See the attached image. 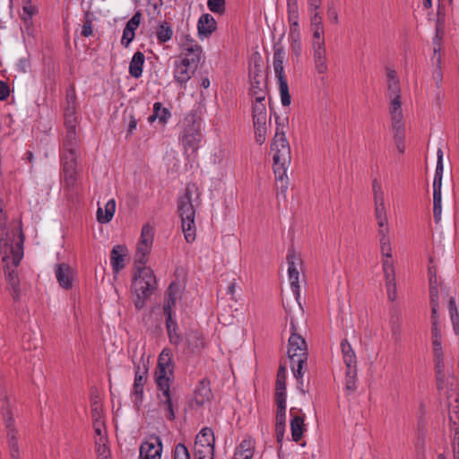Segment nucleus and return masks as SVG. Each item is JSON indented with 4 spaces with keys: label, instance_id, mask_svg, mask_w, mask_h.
Wrapping results in <instances>:
<instances>
[{
    "label": "nucleus",
    "instance_id": "f257e3e1",
    "mask_svg": "<svg viewBox=\"0 0 459 459\" xmlns=\"http://www.w3.org/2000/svg\"><path fill=\"white\" fill-rule=\"evenodd\" d=\"M5 218L4 214L0 218V252L12 296L14 300H19L21 290L16 268L23 256L24 235L20 225L12 230L6 229Z\"/></svg>",
    "mask_w": 459,
    "mask_h": 459
},
{
    "label": "nucleus",
    "instance_id": "f03ea898",
    "mask_svg": "<svg viewBox=\"0 0 459 459\" xmlns=\"http://www.w3.org/2000/svg\"><path fill=\"white\" fill-rule=\"evenodd\" d=\"M153 235V228L149 223L143 225L134 257L137 272L134 274L133 288L136 296L134 303L138 310L143 307L145 299L156 288V278L153 271L150 267L140 266L147 262V255L152 248Z\"/></svg>",
    "mask_w": 459,
    "mask_h": 459
},
{
    "label": "nucleus",
    "instance_id": "7ed1b4c3",
    "mask_svg": "<svg viewBox=\"0 0 459 459\" xmlns=\"http://www.w3.org/2000/svg\"><path fill=\"white\" fill-rule=\"evenodd\" d=\"M287 146V139L285 138L284 126L277 123L276 132L271 143V152L273 155V171L275 178L276 195L279 203L287 200L286 190L287 169L285 168V157L281 151Z\"/></svg>",
    "mask_w": 459,
    "mask_h": 459
},
{
    "label": "nucleus",
    "instance_id": "20e7f679",
    "mask_svg": "<svg viewBox=\"0 0 459 459\" xmlns=\"http://www.w3.org/2000/svg\"><path fill=\"white\" fill-rule=\"evenodd\" d=\"M291 335L289 337V360L290 362L291 371L298 381L299 389L304 393L302 385L304 383V374L307 371V360L308 357L307 345L305 339L297 333L295 322L291 320Z\"/></svg>",
    "mask_w": 459,
    "mask_h": 459
},
{
    "label": "nucleus",
    "instance_id": "39448f33",
    "mask_svg": "<svg viewBox=\"0 0 459 459\" xmlns=\"http://www.w3.org/2000/svg\"><path fill=\"white\" fill-rule=\"evenodd\" d=\"M285 389H286V375H285V363L281 362L275 386V403H276V416H275V437L279 445L278 446V457L279 459H284V454L282 451V440L285 434V424H286V399H285Z\"/></svg>",
    "mask_w": 459,
    "mask_h": 459
},
{
    "label": "nucleus",
    "instance_id": "423d86ee",
    "mask_svg": "<svg viewBox=\"0 0 459 459\" xmlns=\"http://www.w3.org/2000/svg\"><path fill=\"white\" fill-rule=\"evenodd\" d=\"M196 195V199L199 198L200 193L195 184H188L186 187L185 193L178 200V212L181 218L182 230L185 234V238L188 243L195 239V209L193 204V195Z\"/></svg>",
    "mask_w": 459,
    "mask_h": 459
},
{
    "label": "nucleus",
    "instance_id": "0eeeda50",
    "mask_svg": "<svg viewBox=\"0 0 459 459\" xmlns=\"http://www.w3.org/2000/svg\"><path fill=\"white\" fill-rule=\"evenodd\" d=\"M254 97L255 101L253 103L252 113L255 141L259 144H262L265 141L266 123L268 119L265 97L264 94H259L258 91H254Z\"/></svg>",
    "mask_w": 459,
    "mask_h": 459
},
{
    "label": "nucleus",
    "instance_id": "6e6552de",
    "mask_svg": "<svg viewBox=\"0 0 459 459\" xmlns=\"http://www.w3.org/2000/svg\"><path fill=\"white\" fill-rule=\"evenodd\" d=\"M302 276V280L305 281V275L303 271V261L300 255L296 253L294 250H289V281H290V288L294 293L295 299L303 311L300 302V286H299V276Z\"/></svg>",
    "mask_w": 459,
    "mask_h": 459
},
{
    "label": "nucleus",
    "instance_id": "1a4fd4ad",
    "mask_svg": "<svg viewBox=\"0 0 459 459\" xmlns=\"http://www.w3.org/2000/svg\"><path fill=\"white\" fill-rule=\"evenodd\" d=\"M284 57L285 49L280 40L278 43L274 45L273 69L280 83L281 103L284 107H286L287 81L285 80L284 76Z\"/></svg>",
    "mask_w": 459,
    "mask_h": 459
},
{
    "label": "nucleus",
    "instance_id": "9d476101",
    "mask_svg": "<svg viewBox=\"0 0 459 459\" xmlns=\"http://www.w3.org/2000/svg\"><path fill=\"white\" fill-rule=\"evenodd\" d=\"M76 158L77 153L74 152H64L62 156L64 180L68 187L74 186L77 180Z\"/></svg>",
    "mask_w": 459,
    "mask_h": 459
},
{
    "label": "nucleus",
    "instance_id": "9b49d317",
    "mask_svg": "<svg viewBox=\"0 0 459 459\" xmlns=\"http://www.w3.org/2000/svg\"><path fill=\"white\" fill-rule=\"evenodd\" d=\"M198 65V60L189 58V57H184L180 64L177 65L175 72H174V77L177 82L179 83H185L194 74L195 69Z\"/></svg>",
    "mask_w": 459,
    "mask_h": 459
},
{
    "label": "nucleus",
    "instance_id": "f8f14e48",
    "mask_svg": "<svg viewBox=\"0 0 459 459\" xmlns=\"http://www.w3.org/2000/svg\"><path fill=\"white\" fill-rule=\"evenodd\" d=\"M295 408H291L290 411V414L291 416L290 419V432L291 438L294 442H299L304 436V433L307 431V425L305 424V414L302 413L301 410L299 412H294Z\"/></svg>",
    "mask_w": 459,
    "mask_h": 459
},
{
    "label": "nucleus",
    "instance_id": "ddd939ff",
    "mask_svg": "<svg viewBox=\"0 0 459 459\" xmlns=\"http://www.w3.org/2000/svg\"><path fill=\"white\" fill-rule=\"evenodd\" d=\"M382 263L387 296L389 300L394 301L396 299V283L394 263L392 258H385Z\"/></svg>",
    "mask_w": 459,
    "mask_h": 459
},
{
    "label": "nucleus",
    "instance_id": "4468645a",
    "mask_svg": "<svg viewBox=\"0 0 459 459\" xmlns=\"http://www.w3.org/2000/svg\"><path fill=\"white\" fill-rule=\"evenodd\" d=\"M155 442L145 441L140 446L139 459H160L162 443L160 437H152Z\"/></svg>",
    "mask_w": 459,
    "mask_h": 459
},
{
    "label": "nucleus",
    "instance_id": "2eb2a0df",
    "mask_svg": "<svg viewBox=\"0 0 459 459\" xmlns=\"http://www.w3.org/2000/svg\"><path fill=\"white\" fill-rule=\"evenodd\" d=\"M201 133L199 125L197 126L193 123L192 126L186 128L182 135V143L186 152H195L198 149V143L201 141Z\"/></svg>",
    "mask_w": 459,
    "mask_h": 459
},
{
    "label": "nucleus",
    "instance_id": "dca6fc26",
    "mask_svg": "<svg viewBox=\"0 0 459 459\" xmlns=\"http://www.w3.org/2000/svg\"><path fill=\"white\" fill-rule=\"evenodd\" d=\"M161 395H160V406L164 407L166 413L165 417L169 420H175V408L178 407V400L176 397L172 396L170 388L168 390H160Z\"/></svg>",
    "mask_w": 459,
    "mask_h": 459
},
{
    "label": "nucleus",
    "instance_id": "f3484780",
    "mask_svg": "<svg viewBox=\"0 0 459 459\" xmlns=\"http://www.w3.org/2000/svg\"><path fill=\"white\" fill-rule=\"evenodd\" d=\"M55 273L60 287L65 290L72 288L73 270L68 264L65 263L57 264L56 265Z\"/></svg>",
    "mask_w": 459,
    "mask_h": 459
},
{
    "label": "nucleus",
    "instance_id": "a211bd4d",
    "mask_svg": "<svg viewBox=\"0 0 459 459\" xmlns=\"http://www.w3.org/2000/svg\"><path fill=\"white\" fill-rule=\"evenodd\" d=\"M204 346L203 334L196 331H189L185 337V351L187 353L200 351Z\"/></svg>",
    "mask_w": 459,
    "mask_h": 459
},
{
    "label": "nucleus",
    "instance_id": "6ab92c4d",
    "mask_svg": "<svg viewBox=\"0 0 459 459\" xmlns=\"http://www.w3.org/2000/svg\"><path fill=\"white\" fill-rule=\"evenodd\" d=\"M142 14L140 12H137L134 14V16L126 22V27L123 31V37L121 39L122 45L127 47L129 43L134 38V31L138 28L141 22Z\"/></svg>",
    "mask_w": 459,
    "mask_h": 459
},
{
    "label": "nucleus",
    "instance_id": "aec40b11",
    "mask_svg": "<svg viewBox=\"0 0 459 459\" xmlns=\"http://www.w3.org/2000/svg\"><path fill=\"white\" fill-rule=\"evenodd\" d=\"M127 253V248L122 245H117L112 248L110 260L115 273H118L125 267V258L126 257Z\"/></svg>",
    "mask_w": 459,
    "mask_h": 459
},
{
    "label": "nucleus",
    "instance_id": "412c9836",
    "mask_svg": "<svg viewBox=\"0 0 459 459\" xmlns=\"http://www.w3.org/2000/svg\"><path fill=\"white\" fill-rule=\"evenodd\" d=\"M295 4V0H289V22H290V37L291 42L299 41L300 38L298 23V12Z\"/></svg>",
    "mask_w": 459,
    "mask_h": 459
},
{
    "label": "nucleus",
    "instance_id": "4be33fe9",
    "mask_svg": "<svg viewBox=\"0 0 459 459\" xmlns=\"http://www.w3.org/2000/svg\"><path fill=\"white\" fill-rule=\"evenodd\" d=\"M212 396L210 382L207 379L201 380L195 389L194 402L198 406H202L205 402L210 401Z\"/></svg>",
    "mask_w": 459,
    "mask_h": 459
},
{
    "label": "nucleus",
    "instance_id": "5701e85b",
    "mask_svg": "<svg viewBox=\"0 0 459 459\" xmlns=\"http://www.w3.org/2000/svg\"><path fill=\"white\" fill-rule=\"evenodd\" d=\"M386 79L388 98H401L400 81L394 69L386 68Z\"/></svg>",
    "mask_w": 459,
    "mask_h": 459
},
{
    "label": "nucleus",
    "instance_id": "b1692460",
    "mask_svg": "<svg viewBox=\"0 0 459 459\" xmlns=\"http://www.w3.org/2000/svg\"><path fill=\"white\" fill-rule=\"evenodd\" d=\"M198 34L200 37H208L216 30V22L214 18L209 14H203L197 24Z\"/></svg>",
    "mask_w": 459,
    "mask_h": 459
},
{
    "label": "nucleus",
    "instance_id": "393cba45",
    "mask_svg": "<svg viewBox=\"0 0 459 459\" xmlns=\"http://www.w3.org/2000/svg\"><path fill=\"white\" fill-rule=\"evenodd\" d=\"M173 371L170 368L165 367H157V370L155 373V380L158 385L159 390H168L170 388L169 386V379Z\"/></svg>",
    "mask_w": 459,
    "mask_h": 459
},
{
    "label": "nucleus",
    "instance_id": "a878e982",
    "mask_svg": "<svg viewBox=\"0 0 459 459\" xmlns=\"http://www.w3.org/2000/svg\"><path fill=\"white\" fill-rule=\"evenodd\" d=\"M4 423L6 429L7 441L18 439V430L15 428V421L9 405H7L4 414Z\"/></svg>",
    "mask_w": 459,
    "mask_h": 459
},
{
    "label": "nucleus",
    "instance_id": "bb28decb",
    "mask_svg": "<svg viewBox=\"0 0 459 459\" xmlns=\"http://www.w3.org/2000/svg\"><path fill=\"white\" fill-rule=\"evenodd\" d=\"M341 349L346 368L357 367L355 351H353L351 345L346 339H343L342 341Z\"/></svg>",
    "mask_w": 459,
    "mask_h": 459
},
{
    "label": "nucleus",
    "instance_id": "cd10ccee",
    "mask_svg": "<svg viewBox=\"0 0 459 459\" xmlns=\"http://www.w3.org/2000/svg\"><path fill=\"white\" fill-rule=\"evenodd\" d=\"M144 60V55L142 52L134 53L129 65V73L133 77L139 78L142 75Z\"/></svg>",
    "mask_w": 459,
    "mask_h": 459
},
{
    "label": "nucleus",
    "instance_id": "c85d7f7f",
    "mask_svg": "<svg viewBox=\"0 0 459 459\" xmlns=\"http://www.w3.org/2000/svg\"><path fill=\"white\" fill-rule=\"evenodd\" d=\"M388 228L378 230L380 250L383 259L392 258V247L388 238Z\"/></svg>",
    "mask_w": 459,
    "mask_h": 459
},
{
    "label": "nucleus",
    "instance_id": "c756f323",
    "mask_svg": "<svg viewBox=\"0 0 459 459\" xmlns=\"http://www.w3.org/2000/svg\"><path fill=\"white\" fill-rule=\"evenodd\" d=\"M65 130L66 132L64 140L65 152L77 153L79 140L76 134V129Z\"/></svg>",
    "mask_w": 459,
    "mask_h": 459
},
{
    "label": "nucleus",
    "instance_id": "7c9ffc66",
    "mask_svg": "<svg viewBox=\"0 0 459 459\" xmlns=\"http://www.w3.org/2000/svg\"><path fill=\"white\" fill-rule=\"evenodd\" d=\"M180 291V285L178 282H171L168 288V299L163 306L164 313L171 312V308L175 306L178 294Z\"/></svg>",
    "mask_w": 459,
    "mask_h": 459
},
{
    "label": "nucleus",
    "instance_id": "2f4dec72",
    "mask_svg": "<svg viewBox=\"0 0 459 459\" xmlns=\"http://www.w3.org/2000/svg\"><path fill=\"white\" fill-rule=\"evenodd\" d=\"M116 211V202L114 199L109 200L105 204V214H103V209L99 207L97 210V220L100 223H108L109 222L115 213Z\"/></svg>",
    "mask_w": 459,
    "mask_h": 459
},
{
    "label": "nucleus",
    "instance_id": "473e14b6",
    "mask_svg": "<svg viewBox=\"0 0 459 459\" xmlns=\"http://www.w3.org/2000/svg\"><path fill=\"white\" fill-rule=\"evenodd\" d=\"M389 112L391 116L392 124L403 123V111L401 98L390 99Z\"/></svg>",
    "mask_w": 459,
    "mask_h": 459
},
{
    "label": "nucleus",
    "instance_id": "72a5a7b5",
    "mask_svg": "<svg viewBox=\"0 0 459 459\" xmlns=\"http://www.w3.org/2000/svg\"><path fill=\"white\" fill-rule=\"evenodd\" d=\"M251 61L253 65L250 66L249 77L257 79V77L265 76L264 72V62L260 55L258 53H255L251 57Z\"/></svg>",
    "mask_w": 459,
    "mask_h": 459
},
{
    "label": "nucleus",
    "instance_id": "f704fd0d",
    "mask_svg": "<svg viewBox=\"0 0 459 459\" xmlns=\"http://www.w3.org/2000/svg\"><path fill=\"white\" fill-rule=\"evenodd\" d=\"M169 116V109L162 108L160 102H156L153 105V114L149 117L148 120L150 123H152L158 118L161 123H165Z\"/></svg>",
    "mask_w": 459,
    "mask_h": 459
},
{
    "label": "nucleus",
    "instance_id": "c9c22d12",
    "mask_svg": "<svg viewBox=\"0 0 459 459\" xmlns=\"http://www.w3.org/2000/svg\"><path fill=\"white\" fill-rule=\"evenodd\" d=\"M156 35L160 43H165L169 41L173 35V30L170 24L167 22L160 24L157 27Z\"/></svg>",
    "mask_w": 459,
    "mask_h": 459
},
{
    "label": "nucleus",
    "instance_id": "e433bc0d",
    "mask_svg": "<svg viewBox=\"0 0 459 459\" xmlns=\"http://www.w3.org/2000/svg\"><path fill=\"white\" fill-rule=\"evenodd\" d=\"M325 56V49L314 50L315 67L319 74H324L327 71Z\"/></svg>",
    "mask_w": 459,
    "mask_h": 459
},
{
    "label": "nucleus",
    "instance_id": "4c0bfd02",
    "mask_svg": "<svg viewBox=\"0 0 459 459\" xmlns=\"http://www.w3.org/2000/svg\"><path fill=\"white\" fill-rule=\"evenodd\" d=\"M448 310L450 319L453 325V329L455 334L459 333V313L457 310V307L455 304V299L454 297H451L448 300Z\"/></svg>",
    "mask_w": 459,
    "mask_h": 459
},
{
    "label": "nucleus",
    "instance_id": "58836bf2",
    "mask_svg": "<svg viewBox=\"0 0 459 459\" xmlns=\"http://www.w3.org/2000/svg\"><path fill=\"white\" fill-rule=\"evenodd\" d=\"M204 444L195 443V456L214 457V446L205 442Z\"/></svg>",
    "mask_w": 459,
    "mask_h": 459
},
{
    "label": "nucleus",
    "instance_id": "ea45409f",
    "mask_svg": "<svg viewBox=\"0 0 459 459\" xmlns=\"http://www.w3.org/2000/svg\"><path fill=\"white\" fill-rule=\"evenodd\" d=\"M146 373V369L143 370V372L140 373V368H137V370L135 372V378H134V394L137 398H141L143 395V385L145 383V377L144 374Z\"/></svg>",
    "mask_w": 459,
    "mask_h": 459
},
{
    "label": "nucleus",
    "instance_id": "a19ab883",
    "mask_svg": "<svg viewBox=\"0 0 459 459\" xmlns=\"http://www.w3.org/2000/svg\"><path fill=\"white\" fill-rule=\"evenodd\" d=\"M22 4L23 11L22 19L25 22H28L37 13V7L32 4L31 0H22Z\"/></svg>",
    "mask_w": 459,
    "mask_h": 459
},
{
    "label": "nucleus",
    "instance_id": "79ce46f5",
    "mask_svg": "<svg viewBox=\"0 0 459 459\" xmlns=\"http://www.w3.org/2000/svg\"><path fill=\"white\" fill-rule=\"evenodd\" d=\"M356 377L357 367L347 368L345 383V387L347 390L354 391L356 389Z\"/></svg>",
    "mask_w": 459,
    "mask_h": 459
},
{
    "label": "nucleus",
    "instance_id": "37998d69",
    "mask_svg": "<svg viewBox=\"0 0 459 459\" xmlns=\"http://www.w3.org/2000/svg\"><path fill=\"white\" fill-rule=\"evenodd\" d=\"M204 440H205V442L210 443V445L214 446L215 439H214V435H213L212 429H210V428L203 429L200 431V433L196 436L195 443L204 444Z\"/></svg>",
    "mask_w": 459,
    "mask_h": 459
},
{
    "label": "nucleus",
    "instance_id": "c03bdc74",
    "mask_svg": "<svg viewBox=\"0 0 459 459\" xmlns=\"http://www.w3.org/2000/svg\"><path fill=\"white\" fill-rule=\"evenodd\" d=\"M252 95L254 91H258L259 94H264V89H266V76H260L257 79L250 78Z\"/></svg>",
    "mask_w": 459,
    "mask_h": 459
},
{
    "label": "nucleus",
    "instance_id": "a18cd8bd",
    "mask_svg": "<svg viewBox=\"0 0 459 459\" xmlns=\"http://www.w3.org/2000/svg\"><path fill=\"white\" fill-rule=\"evenodd\" d=\"M172 365V351L169 348H165L160 352L158 359V366L170 368Z\"/></svg>",
    "mask_w": 459,
    "mask_h": 459
},
{
    "label": "nucleus",
    "instance_id": "49530a36",
    "mask_svg": "<svg viewBox=\"0 0 459 459\" xmlns=\"http://www.w3.org/2000/svg\"><path fill=\"white\" fill-rule=\"evenodd\" d=\"M103 438L100 437V440L95 441V445L97 446L96 453L98 459H111L110 458V450L106 443H101Z\"/></svg>",
    "mask_w": 459,
    "mask_h": 459
},
{
    "label": "nucleus",
    "instance_id": "de8ad7c7",
    "mask_svg": "<svg viewBox=\"0 0 459 459\" xmlns=\"http://www.w3.org/2000/svg\"><path fill=\"white\" fill-rule=\"evenodd\" d=\"M76 112V94L74 87L72 86L66 93V107L65 112Z\"/></svg>",
    "mask_w": 459,
    "mask_h": 459
},
{
    "label": "nucleus",
    "instance_id": "09e8293b",
    "mask_svg": "<svg viewBox=\"0 0 459 459\" xmlns=\"http://www.w3.org/2000/svg\"><path fill=\"white\" fill-rule=\"evenodd\" d=\"M93 28H92V13L87 11L84 13V22L82 30V35L83 37H89L92 35Z\"/></svg>",
    "mask_w": 459,
    "mask_h": 459
},
{
    "label": "nucleus",
    "instance_id": "8fccbe9b",
    "mask_svg": "<svg viewBox=\"0 0 459 459\" xmlns=\"http://www.w3.org/2000/svg\"><path fill=\"white\" fill-rule=\"evenodd\" d=\"M433 213L436 222H438L442 213L441 193L433 194Z\"/></svg>",
    "mask_w": 459,
    "mask_h": 459
},
{
    "label": "nucleus",
    "instance_id": "3c124183",
    "mask_svg": "<svg viewBox=\"0 0 459 459\" xmlns=\"http://www.w3.org/2000/svg\"><path fill=\"white\" fill-rule=\"evenodd\" d=\"M207 5L212 13L222 14L225 12V0H208Z\"/></svg>",
    "mask_w": 459,
    "mask_h": 459
},
{
    "label": "nucleus",
    "instance_id": "603ef678",
    "mask_svg": "<svg viewBox=\"0 0 459 459\" xmlns=\"http://www.w3.org/2000/svg\"><path fill=\"white\" fill-rule=\"evenodd\" d=\"M392 130L394 131V140L397 142H404V125L403 123L392 124Z\"/></svg>",
    "mask_w": 459,
    "mask_h": 459
},
{
    "label": "nucleus",
    "instance_id": "864d4df0",
    "mask_svg": "<svg viewBox=\"0 0 459 459\" xmlns=\"http://www.w3.org/2000/svg\"><path fill=\"white\" fill-rule=\"evenodd\" d=\"M173 459H190L189 452L184 444L178 443L175 446Z\"/></svg>",
    "mask_w": 459,
    "mask_h": 459
},
{
    "label": "nucleus",
    "instance_id": "5fc2aeb1",
    "mask_svg": "<svg viewBox=\"0 0 459 459\" xmlns=\"http://www.w3.org/2000/svg\"><path fill=\"white\" fill-rule=\"evenodd\" d=\"M391 332L394 342H399L401 341V324L399 316H397L396 319H392Z\"/></svg>",
    "mask_w": 459,
    "mask_h": 459
},
{
    "label": "nucleus",
    "instance_id": "6e6d98bb",
    "mask_svg": "<svg viewBox=\"0 0 459 459\" xmlns=\"http://www.w3.org/2000/svg\"><path fill=\"white\" fill-rule=\"evenodd\" d=\"M77 117L76 112H65V129H76Z\"/></svg>",
    "mask_w": 459,
    "mask_h": 459
},
{
    "label": "nucleus",
    "instance_id": "4d7b16f0",
    "mask_svg": "<svg viewBox=\"0 0 459 459\" xmlns=\"http://www.w3.org/2000/svg\"><path fill=\"white\" fill-rule=\"evenodd\" d=\"M167 332L169 342L175 346H178L179 343L182 342L183 338L181 334L178 332V327L170 328L167 330Z\"/></svg>",
    "mask_w": 459,
    "mask_h": 459
},
{
    "label": "nucleus",
    "instance_id": "13d9d810",
    "mask_svg": "<svg viewBox=\"0 0 459 459\" xmlns=\"http://www.w3.org/2000/svg\"><path fill=\"white\" fill-rule=\"evenodd\" d=\"M11 459H20V447L18 439L7 441Z\"/></svg>",
    "mask_w": 459,
    "mask_h": 459
},
{
    "label": "nucleus",
    "instance_id": "bf43d9fd",
    "mask_svg": "<svg viewBox=\"0 0 459 459\" xmlns=\"http://www.w3.org/2000/svg\"><path fill=\"white\" fill-rule=\"evenodd\" d=\"M443 359H444V355H441L438 357H434L436 375H437L439 377V378L442 377V374H445L444 373L445 365H444Z\"/></svg>",
    "mask_w": 459,
    "mask_h": 459
},
{
    "label": "nucleus",
    "instance_id": "052dcab7",
    "mask_svg": "<svg viewBox=\"0 0 459 459\" xmlns=\"http://www.w3.org/2000/svg\"><path fill=\"white\" fill-rule=\"evenodd\" d=\"M434 357L444 355L442 350V339H431Z\"/></svg>",
    "mask_w": 459,
    "mask_h": 459
},
{
    "label": "nucleus",
    "instance_id": "680f3d73",
    "mask_svg": "<svg viewBox=\"0 0 459 459\" xmlns=\"http://www.w3.org/2000/svg\"><path fill=\"white\" fill-rule=\"evenodd\" d=\"M430 281V289H429V298H430V305L438 304V291L437 287L433 285L432 277L429 279Z\"/></svg>",
    "mask_w": 459,
    "mask_h": 459
},
{
    "label": "nucleus",
    "instance_id": "e2e57ef3",
    "mask_svg": "<svg viewBox=\"0 0 459 459\" xmlns=\"http://www.w3.org/2000/svg\"><path fill=\"white\" fill-rule=\"evenodd\" d=\"M440 64H441V56H437V68L435 70L433 77H434V80L436 81V84L438 88L440 87L441 82H442V73H441Z\"/></svg>",
    "mask_w": 459,
    "mask_h": 459
},
{
    "label": "nucleus",
    "instance_id": "0e129e2a",
    "mask_svg": "<svg viewBox=\"0 0 459 459\" xmlns=\"http://www.w3.org/2000/svg\"><path fill=\"white\" fill-rule=\"evenodd\" d=\"M323 28L322 17L318 12H315L311 16V29Z\"/></svg>",
    "mask_w": 459,
    "mask_h": 459
},
{
    "label": "nucleus",
    "instance_id": "69168bd1",
    "mask_svg": "<svg viewBox=\"0 0 459 459\" xmlns=\"http://www.w3.org/2000/svg\"><path fill=\"white\" fill-rule=\"evenodd\" d=\"M193 50H195V51H193L192 53L186 52L185 57H189V58H193V59L197 58L198 63H199L201 60L202 48L199 45H195V47L193 48Z\"/></svg>",
    "mask_w": 459,
    "mask_h": 459
},
{
    "label": "nucleus",
    "instance_id": "338daca9",
    "mask_svg": "<svg viewBox=\"0 0 459 459\" xmlns=\"http://www.w3.org/2000/svg\"><path fill=\"white\" fill-rule=\"evenodd\" d=\"M195 45H196L195 43V41L190 38V36H186L185 37V40L183 41V48L186 52H190L192 53L194 50H193V48L195 47Z\"/></svg>",
    "mask_w": 459,
    "mask_h": 459
},
{
    "label": "nucleus",
    "instance_id": "774afa93",
    "mask_svg": "<svg viewBox=\"0 0 459 459\" xmlns=\"http://www.w3.org/2000/svg\"><path fill=\"white\" fill-rule=\"evenodd\" d=\"M9 85L4 82L0 81V100H4L9 96Z\"/></svg>",
    "mask_w": 459,
    "mask_h": 459
}]
</instances>
